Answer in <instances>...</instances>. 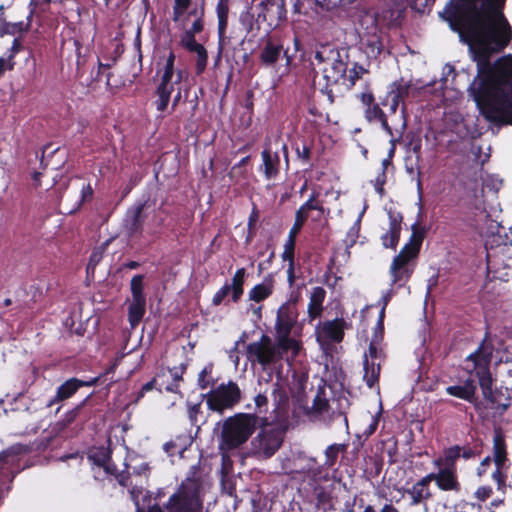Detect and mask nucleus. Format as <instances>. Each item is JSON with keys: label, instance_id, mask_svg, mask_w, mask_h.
<instances>
[{"label": "nucleus", "instance_id": "nucleus-1", "mask_svg": "<svg viewBox=\"0 0 512 512\" xmlns=\"http://www.w3.org/2000/svg\"><path fill=\"white\" fill-rule=\"evenodd\" d=\"M505 4L500 0H449L443 17L469 46L477 64L469 92L480 113L490 123L512 125V56L490 62L493 54L512 41Z\"/></svg>", "mask_w": 512, "mask_h": 512}, {"label": "nucleus", "instance_id": "nucleus-2", "mask_svg": "<svg viewBox=\"0 0 512 512\" xmlns=\"http://www.w3.org/2000/svg\"><path fill=\"white\" fill-rule=\"evenodd\" d=\"M287 6L291 7L293 14H300L302 8L301 0H263L255 9L250 8L252 12H246L241 18L245 17L254 18L256 14L255 22L258 29L262 25H266V31L270 33L273 29H276L287 20Z\"/></svg>", "mask_w": 512, "mask_h": 512}, {"label": "nucleus", "instance_id": "nucleus-3", "mask_svg": "<svg viewBox=\"0 0 512 512\" xmlns=\"http://www.w3.org/2000/svg\"><path fill=\"white\" fill-rule=\"evenodd\" d=\"M482 398L475 403V412L482 420L500 419L512 406V389L495 384L479 387Z\"/></svg>", "mask_w": 512, "mask_h": 512}, {"label": "nucleus", "instance_id": "nucleus-4", "mask_svg": "<svg viewBox=\"0 0 512 512\" xmlns=\"http://www.w3.org/2000/svg\"><path fill=\"white\" fill-rule=\"evenodd\" d=\"M493 352L494 345L490 340L489 328H487L484 338L476 350L465 358L466 372L474 381L477 380L479 387L496 382V378L491 372Z\"/></svg>", "mask_w": 512, "mask_h": 512}, {"label": "nucleus", "instance_id": "nucleus-5", "mask_svg": "<svg viewBox=\"0 0 512 512\" xmlns=\"http://www.w3.org/2000/svg\"><path fill=\"white\" fill-rule=\"evenodd\" d=\"M343 53L330 45H323L315 52L314 60L317 65H322L321 71L326 81V88L333 85H341L346 80L348 63L344 61L347 58V51Z\"/></svg>", "mask_w": 512, "mask_h": 512}, {"label": "nucleus", "instance_id": "nucleus-6", "mask_svg": "<svg viewBox=\"0 0 512 512\" xmlns=\"http://www.w3.org/2000/svg\"><path fill=\"white\" fill-rule=\"evenodd\" d=\"M258 419L257 415L248 413L226 418V450L244 444L255 431Z\"/></svg>", "mask_w": 512, "mask_h": 512}, {"label": "nucleus", "instance_id": "nucleus-7", "mask_svg": "<svg viewBox=\"0 0 512 512\" xmlns=\"http://www.w3.org/2000/svg\"><path fill=\"white\" fill-rule=\"evenodd\" d=\"M92 194L93 190L89 184L80 178L71 180L59 196V212L67 215L75 213L87 199L92 197Z\"/></svg>", "mask_w": 512, "mask_h": 512}, {"label": "nucleus", "instance_id": "nucleus-8", "mask_svg": "<svg viewBox=\"0 0 512 512\" xmlns=\"http://www.w3.org/2000/svg\"><path fill=\"white\" fill-rule=\"evenodd\" d=\"M246 355L251 363H258L263 367L270 366L281 359L276 345L266 334H262L258 341L246 346Z\"/></svg>", "mask_w": 512, "mask_h": 512}, {"label": "nucleus", "instance_id": "nucleus-9", "mask_svg": "<svg viewBox=\"0 0 512 512\" xmlns=\"http://www.w3.org/2000/svg\"><path fill=\"white\" fill-rule=\"evenodd\" d=\"M364 106V117L370 123H380L382 129L390 136H393L387 116L381 109L380 104L375 102V96L369 83H365L364 90L356 95Z\"/></svg>", "mask_w": 512, "mask_h": 512}, {"label": "nucleus", "instance_id": "nucleus-10", "mask_svg": "<svg viewBox=\"0 0 512 512\" xmlns=\"http://www.w3.org/2000/svg\"><path fill=\"white\" fill-rule=\"evenodd\" d=\"M384 357L380 344L376 343V340H370L368 352L363 356V380L370 389L379 384L381 364L376 360Z\"/></svg>", "mask_w": 512, "mask_h": 512}, {"label": "nucleus", "instance_id": "nucleus-11", "mask_svg": "<svg viewBox=\"0 0 512 512\" xmlns=\"http://www.w3.org/2000/svg\"><path fill=\"white\" fill-rule=\"evenodd\" d=\"M282 56L286 58V64L289 65L292 58L288 56L287 50L284 49L283 40L281 37L270 35L267 32L266 37L262 40V47L258 55L260 64L264 67H272Z\"/></svg>", "mask_w": 512, "mask_h": 512}, {"label": "nucleus", "instance_id": "nucleus-12", "mask_svg": "<svg viewBox=\"0 0 512 512\" xmlns=\"http://www.w3.org/2000/svg\"><path fill=\"white\" fill-rule=\"evenodd\" d=\"M183 77L184 71L177 69L175 78L172 80H167L164 88L162 86V80L160 81L156 89V95L158 98L155 102L158 111L164 112L167 109L171 97H173L172 108L174 109L178 104L181 99V89L180 87L175 86L180 84Z\"/></svg>", "mask_w": 512, "mask_h": 512}, {"label": "nucleus", "instance_id": "nucleus-13", "mask_svg": "<svg viewBox=\"0 0 512 512\" xmlns=\"http://www.w3.org/2000/svg\"><path fill=\"white\" fill-rule=\"evenodd\" d=\"M282 442L283 434L279 429L263 427L254 439L253 444L265 458H270L281 447Z\"/></svg>", "mask_w": 512, "mask_h": 512}, {"label": "nucleus", "instance_id": "nucleus-14", "mask_svg": "<svg viewBox=\"0 0 512 512\" xmlns=\"http://www.w3.org/2000/svg\"><path fill=\"white\" fill-rule=\"evenodd\" d=\"M413 260L414 258L400 252L393 258L389 269L391 286L403 287L410 280L414 272Z\"/></svg>", "mask_w": 512, "mask_h": 512}, {"label": "nucleus", "instance_id": "nucleus-15", "mask_svg": "<svg viewBox=\"0 0 512 512\" xmlns=\"http://www.w3.org/2000/svg\"><path fill=\"white\" fill-rule=\"evenodd\" d=\"M297 298L283 303L278 311L275 323L276 334L291 333L298 317Z\"/></svg>", "mask_w": 512, "mask_h": 512}, {"label": "nucleus", "instance_id": "nucleus-16", "mask_svg": "<svg viewBox=\"0 0 512 512\" xmlns=\"http://www.w3.org/2000/svg\"><path fill=\"white\" fill-rule=\"evenodd\" d=\"M361 44L367 56L376 59L384 50L382 31L377 26L367 30L361 37Z\"/></svg>", "mask_w": 512, "mask_h": 512}, {"label": "nucleus", "instance_id": "nucleus-17", "mask_svg": "<svg viewBox=\"0 0 512 512\" xmlns=\"http://www.w3.org/2000/svg\"><path fill=\"white\" fill-rule=\"evenodd\" d=\"M445 392L450 396L469 402L475 409V403H477L478 396L477 386L474 379H466L463 385L447 386L445 388Z\"/></svg>", "mask_w": 512, "mask_h": 512}, {"label": "nucleus", "instance_id": "nucleus-18", "mask_svg": "<svg viewBox=\"0 0 512 512\" xmlns=\"http://www.w3.org/2000/svg\"><path fill=\"white\" fill-rule=\"evenodd\" d=\"M144 207L145 203H139L127 211L124 219V228L129 237H133L142 231L145 219L143 215Z\"/></svg>", "mask_w": 512, "mask_h": 512}, {"label": "nucleus", "instance_id": "nucleus-19", "mask_svg": "<svg viewBox=\"0 0 512 512\" xmlns=\"http://www.w3.org/2000/svg\"><path fill=\"white\" fill-rule=\"evenodd\" d=\"M66 151L60 147L54 148L52 144H47L43 148L41 164L44 168L58 170L66 162Z\"/></svg>", "mask_w": 512, "mask_h": 512}, {"label": "nucleus", "instance_id": "nucleus-20", "mask_svg": "<svg viewBox=\"0 0 512 512\" xmlns=\"http://www.w3.org/2000/svg\"><path fill=\"white\" fill-rule=\"evenodd\" d=\"M97 382V377L92 378L88 381L71 378L58 388L55 398L48 403V406H51L56 402H60L70 398L82 386H93Z\"/></svg>", "mask_w": 512, "mask_h": 512}, {"label": "nucleus", "instance_id": "nucleus-21", "mask_svg": "<svg viewBox=\"0 0 512 512\" xmlns=\"http://www.w3.org/2000/svg\"><path fill=\"white\" fill-rule=\"evenodd\" d=\"M348 323L344 318H335L322 323L321 334L333 343H340L344 338V331Z\"/></svg>", "mask_w": 512, "mask_h": 512}, {"label": "nucleus", "instance_id": "nucleus-22", "mask_svg": "<svg viewBox=\"0 0 512 512\" xmlns=\"http://www.w3.org/2000/svg\"><path fill=\"white\" fill-rule=\"evenodd\" d=\"M436 485L441 491H452L459 493L461 483L458 479L456 469L442 468L436 473Z\"/></svg>", "mask_w": 512, "mask_h": 512}, {"label": "nucleus", "instance_id": "nucleus-23", "mask_svg": "<svg viewBox=\"0 0 512 512\" xmlns=\"http://www.w3.org/2000/svg\"><path fill=\"white\" fill-rule=\"evenodd\" d=\"M402 219L399 213L389 214V230L381 236L383 247L396 249L400 239Z\"/></svg>", "mask_w": 512, "mask_h": 512}, {"label": "nucleus", "instance_id": "nucleus-24", "mask_svg": "<svg viewBox=\"0 0 512 512\" xmlns=\"http://www.w3.org/2000/svg\"><path fill=\"white\" fill-rule=\"evenodd\" d=\"M425 233L426 231L424 228L414 224L412 226V234L410 236L409 242L402 247L400 253L416 259L419 255L423 240L425 238Z\"/></svg>", "mask_w": 512, "mask_h": 512}, {"label": "nucleus", "instance_id": "nucleus-25", "mask_svg": "<svg viewBox=\"0 0 512 512\" xmlns=\"http://www.w3.org/2000/svg\"><path fill=\"white\" fill-rule=\"evenodd\" d=\"M425 233L426 231L424 228L414 224L412 226V234L410 236L409 242L402 247L400 253L416 259L419 255L423 240L425 238Z\"/></svg>", "mask_w": 512, "mask_h": 512}, {"label": "nucleus", "instance_id": "nucleus-26", "mask_svg": "<svg viewBox=\"0 0 512 512\" xmlns=\"http://www.w3.org/2000/svg\"><path fill=\"white\" fill-rule=\"evenodd\" d=\"M496 467H506L509 463L507 457V444L505 436L499 430H496L493 436V459Z\"/></svg>", "mask_w": 512, "mask_h": 512}, {"label": "nucleus", "instance_id": "nucleus-27", "mask_svg": "<svg viewBox=\"0 0 512 512\" xmlns=\"http://www.w3.org/2000/svg\"><path fill=\"white\" fill-rule=\"evenodd\" d=\"M413 90L414 88L411 82L405 81L403 78H400L399 80L394 81L389 86L388 97H393L398 101L402 102V112H405V100L410 96Z\"/></svg>", "mask_w": 512, "mask_h": 512}, {"label": "nucleus", "instance_id": "nucleus-28", "mask_svg": "<svg viewBox=\"0 0 512 512\" xmlns=\"http://www.w3.org/2000/svg\"><path fill=\"white\" fill-rule=\"evenodd\" d=\"M263 173L266 179H275L279 174L280 157L277 152L272 153L269 149L262 151Z\"/></svg>", "mask_w": 512, "mask_h": 512}, {"label": "nucleus", "instance_id": "nucleus-29", "mask_svg": "<svg viewBox=\"0 0 512 512\" xmlns=\"http://www.w3.org/2000/svg\"><path fill=\"white\" fill-rule=\"evenodd\" d=\"M274 289L273 275L269 274L264 278V281L260 284L255 285L249 292V299L259 303L267 299Z\"/></svg>", "mask_w": 512, "mask_h": 512}, {"label": "nucleus", "instance_id": "nucleus-30", "mask_svg": "<svg viewBox=\"0 0 512 512\" xmlns=\"http://www.w3.org/2000/svg\"><path fill=\"white\" fill-rule=\"evenodd\" d=\"M325 297L326 291L323 287L317 286L312 289L308 304V315L312 320L321 315Z\"/></svg>", "mask_w": 512, "mask_h": 512}, {"label": "nucleus", "instance_id": "nucleus-31", "mask_svg": "<svg viewBox=\"0 0 512 512\" xmlns=\"http://www.w3.org/2000/svg\"><path fill=\"white\" fill-rule=\"evenodd\" d=\"M192 441L193 438L191 435H179L176 437V439L165 443L163 449L169 456H174L176 454L182 455L184 451L192 444Z\"/></svg>", "mask_w": 512, "mask_h": 512}, {"label": "nucleus", "instance_id": "nucleus-32", "mask_svg": "<svg viewBox=\"0 0 512 512\" xmlns=\"http://www.w3.org/2000/svg\"><path fill=\"white\" fill-rule=\"evenodd\" d=\"M246 271L240 268L236 271L232 278L230 285L226 284V296L231 293V298L234 302H238L243 295V285L245 280Z\"/></svg>", "mask_w": 512, "mask_h": 512}, {"label": "nucleus", "instance_id": "nucleus-33", "mask_svg": "<svg viewBox=\"0 0 512 512\" xmlns=\"http://www.w3.org/2000/svg\"><path fill=\"white\" fill-rule=\"evenodd\" d=\"M463 450L460 445H453L444 449V458L434 460L437 466L444 465V468L456 469V462L460 458V452Z\"/></svg>", "mask_w": 512, "mask_h": 512}, {"label": "nucleus", "instance_id": "nucleus-34", "mask_svg": "<svg viewBox=\"0 0 512 512\" xmlns=\"http://www.w3.org/2000/svg\"><path fill=\"white\" fill-rule=\"evenodd\" d=\"M313 146V141L305 139L293 143L292 147L296 152L297 159L300 160L303 165L312 166L311 159Z\"/></svg>", "mask_w": 512, "mask_h": 512}, {"label": "nucleus", "instance_id": "nucleus-35", "mask_svg": "<svg viewBox=\"0 0 512 512\" xmlns=\"http://www.w3.org/2000/svg\"><path fill=\"white\" fill-rule=\"evenodd\" d=\"M290 334L291 333L276 334V348L279 352L280 350L283 352L291 351L294 356H297L301 349V345L296 339L291 338Z\"/></svg>", "mask_w": 512, "mask_h": 512}, {"label": "nucleus", "instance_id": "nucleus-36", "mask_svg": "<svg viewBox=\"0 0 512 512\" xmlns=\"http://www.w3.org/2000/svg\"><path fill=\"white\" fill-rule=\"evenodd\" d=\"M146 301L132 300L128 307V319L132 328L142 320L145 313Z\"/></svg>", "mask_w": 512, "mask_h": 512}, {"label": "nucleus", "instance_id": "nucleus-37", "mask_svg": "<svg viewBox=\"0 0 512 512\" xmlns=\"http://www.w3.org/2000/svg\"><path fill=\"white\" fill-rule=\"evenodd\" d=\"M329 401L325 397V390L323 388H319L316 396L313 399V403L311 408H308L306 411L307 415L317 414L321 415L329 410Z\"/></svg>", "mask_w": 512, "mask_h": 512}, {"label": "nucleus", "instance_id": "nucleus-38", "mask_svg": "<svg viewBox=\"0 0 512 512\" xmlns=\"http://www.w3.org/2000/svg\"><path fill=\"white\" fill-rule=\"evenodd\" d=\"M207 405L210 410L222 413L224 410V384H220L215 391L209 392Z\"/></svg>", "mask_w": 512, "mask_h": 512}, {"label": "nucleus", "instance_id": "nucleus-39", "mask_svg": "<svg viewBox=\"0 0 512 512\" xmlns=\"http://www.w3.org/2000/svg\"><path fill=\"white\" fill-rule=\"evenodd\" d=\"M407 493L411 497V505H419L423 502H426L432 498V493L430 491V488H424L419 487L416 483L413 484V486L407 490Z\"/></svg>", "mask_w": 512, "mask_h": 512}, {"label": "nucleus", "instance_id": "nucleus-40", "mask_svg": "<svg viewBox=\"0 0 512 512\" xmlns=\"http://www.w3.org/2000/svg\"><path fill=\"white\" fill-rule=\"evenodd\" d=\"M347 444H331L325 449V462L324 465L328 468L333 467L338 459L339 453H344L347 450Z\"/></svg>", "mask_w": 512, "mask_h": 512}, {"label": "nucleus", "instance_id": "nucleus-41", "mask_svg": "<svg viewBox=\"0 0 512 512\" xmlns=\"http://www.w3.org/2000/svg\"><path fill=\"white\" fill-rule=\"evenodd\" d=\"M348 74L346 73V80L341 83L347 89H351L355 86L357 80L361 79L362 76L368 73V70L358 63H354L352 68L348 69Z\"/></svg>", "mask_w": 512, "mask_h": 512}, {"label": "nucleus", "instance_id": "nucleus-42", "mask_svg": "<svg viewBox=\"0 0 512 512\" xmlns=\"http://www.w3.org/2000/svg\"><path fill=\"white\" fill-rule=\"evenodd\" d=\"M214 437L217 439L221 455L220 484L224 488V423L218 422L214 428Z\"/></svg>", "mask_w": 512, "mask_h": 512}, {"label": "nucleus", "instance_id": "nucleus-43", "mask_svg": "<svg viewBox=\"0 0 512 512\" xmlns=\"http://www.w3.org/2000/svg\"><path fill=\"white\" fill-rule=\"evenodd\" d=\"M240 399L241 391L238 385L233 381L226 383V409L238 404Z\"/></svg>", "mask_w": 512, "mask_h": 512}, {"label": "nucleus", "instance_id": "nucleus-44", "mask_svg": "<svg viewBox=\"0 0 512 512\" xmlns=\"http://www.w3.org/2000/svg\"><path fill=\"white\" fill-rule=\"evenodd\" d=\"M217 14L219 19V51L215 60V66H219L221 62L222 42L224 39V0H219Z\"/></svg>", "mask_w": 512, "mask_h": 512}, {"label": "nucleus", "instance_id": "nucleus-45", "mask_svg": "<svg viewBox=\"0 0 512 512\" xmlns=\"http://www.w3.org/2000/svg\"><path fill=\"white\" fill-rule=\"evenodd\" d=\"M175 62V54L170 51L164 64L163 74H162V86H165L167 80H172L175 78L177 70L174 68Z\"/></svg>", "mask_w": 512, "mask_h": 512}, {"label": "nucleus", "instance_id": "nucleus-46", "mask_svg": "<svg viewBox=\"0 0 512 512\" xmlns=\"http://www.w3.org/2000/svg\"><path fill=\"white\" fill-rule=\"evenodd\" d=\"M317 197H318V193L313 192L310 195L309 199L306 202H304L296 212H300V214L302 216H306L307 219L309 217V211H311V210H319L322 212L323 207L317 201Z\"/></svg>", "mask_w": 512, "mask_h": 512}, {"label": "nucleus", "instance_id": "nucleus-47", "mask_svg": "<svg viewBox=\"0 0 512 512\" xmlns=\"http://www.w3.org/2000/svg\"><path fill=\"white\" fill-rule=\"evenodd\" d=\"M182 43L190 51L196 52L200 59L205 58L206 50L201 44L196 42L194 35H192V33H185L184 37L182 38Z\"/></svg>", "mask_w": 512, "mask_h": 512}, {"label": "nucleus", "instance_id": "nucleus-48", "mask_svg": "<svg viewBox=\"0 0 512 512\" xmlns=\"http://www.w3.org/2000/svg\"><path fill=\"white\" fill-rule=\"evenodd\" d=\"M143 275H136L131 280V293L132 300L138 301H146L145 295L143 293L144 283H143Z\"/></svg>", "mask_w": 512, "mask_h": 512}, {"label": "nucleus", "instance_id": "nucleus-49", "mask_svg": "<svg viewBox=\"0 0 512 512\" xmlns=\"http://www.w3.org/2000/svg\"><path fill=\"white\" fill-rule=\"evenodd\" d=\"M29 28V24H24L23 22H16V23H8V22H2L0 24V37L5 34H16L23 31H27Z\"/></svg>", "mask_w": 512, "mask_h": 512}, {"label": "nucleus", "instance_id": "nucleus-50", "mask_svg": "<svg viewBox=\"0 0 512 512\" xmlns=\"http://www.w3.org/2000/svg\"><path fill=\"white\" fill-rule=\"evenodd\" d=\"M316 507L318 510H322V512L333 510L334 505L331 495L324 490L318 492L316 495Z\"/></svg>", "mask_w": 512, "mask_h": 512}, {"label": "nucleus", "instance_id": "nucleus-51", "mask_svg": "<svg viewBox=\"0 0 512 512\" xmlns=\"http://www.w3.org/2000/svg\"><path fill=\"white\" fill-rule=\"evenodd\" d=\"M295 245L296 239L288 237L282 253L283 261H288V263L295 262Z\"/></svg>", "mask_w": 512, "mask_h": 512}, {"label": "nucleus", "instance_id": "nucleus-52", "mask_svg": "<svg viewBox=\"0 0 512 512\" xmlns=\"http://www.w3.org/2000/svg\"><path fill=\"white\" fill-rule=\"evenodd\" d=\"M306 221V216H302L300 212H296L294 224L289 231L288 237L296 239L297 235L300 233Z\"/></svg>", "mask_w": 512, "mask_h": 512}, {"label": "nucleus", "instance_id": "nucleus-53", "mask_svg": "<svg viewBox=\"0 0 512 512\" xmlns=\"http://www.w3.org/2000/svg\"><path fill=\"white\" fill-rule=\"evenodd\" d=\"M173 9V20L178 21L180 16L188 9L190 0H175Z\"/></svg>", "mask_w": 512, "mask_h": 512}, {"label": "nucleus", "instance_id": "nucleus-54", "mask_svg": "<svg viewBox=\"0 0 512 512\" xmlns=\"http://www.w3.org/2000/svg\"><path fill=\"white\" fill-rule=\"evenodd\" d=\"M22 452L20 445L12 446L0 453V462L8 463L10 458L19 455Z\"/></svg>", "mask_w": 512, "mask_h": 512}, {"label": "nucleus", "instance_id": "nucleus-55", "mask_svg": "<svg viewBox=\"0 0 512 512\" xmlns=\"http://www.w3.org/2000/svg\"><path fill=\"white\" fill-rule=\"evenodd\" d=\"M506 467H496L495 471L492 473V479L497 483L498 489H501L505 486L507 475L505 473Z\"/></svg>", "mask_w": 512, "mask_h": 512}, {"label": "nucleus", "instance_id": "nucleus-56", "mask_svg": "<svg viewBox=\"0 0 512 512\" xmlns=\"http://www.w3.org/2000/svg\"><path fill=\"white\" fill-rule=\"evenodd\" d=\"M258 220H259V211H258L257 207L254 205L253 209L249 215V218H248V232H249L250 237H252L255 233V226H256V223L258 222Z\"/></svg>", "mask_w": 512, "mask_h": 512}, {"label": "nucleus", "instance_id": "nucleus-57", "mask_svg": "<svg viewBox=\"0 0 512 512\" xmlns=\"http://www.w3.org/2000/svg\"><path fill=\"white\" fill-rule=\"evenodd\" d=\"M110 241L111 240L106 241L105 243L102 244V246L100 248H98L97 250H95L92 253V255L90 257L89 264H88V268H90L91 266L95 267L99 263V261L102 258V253L106 249V247L108 246Z\"/></svg>", "mask_w": 512, "mask_h": 512}, {"label": "nucleus", "instance_id": "nucleus-58", "mask_svg": "<svg viewBox=\"0 0 512 512\" xmlns=\"http://www.w3.org/2000/svg\"><path fill=\"white\" fill-rule=\"evenodd\" d=\"M493 494V490L490 486H480L474 493L475 498L479 501L484 502Z\"/></svg>", "mask_w": 512, "mask_h": 512}, {"label": "nucleus", "instance_id": "nucleus-59", "mask_svg": "<svg viewBox=\"0 0 512 512\" xmlns=\"http://www.w3.org/2000/svg\"><path fill=\"white\" fill-rule=\"evenodd\" d=\"M255 405L259 413H266L268 410V399L264 394H258L255 397Z\"/></svg>", "mask_w": 512, "mask_h": 512}, {"label": "nucleus", "instance_id": "nucleus-60", "mask_svg": "<svg viewBox=\"0 0 512 512\" xmlns=\"http://www.w3.org/2000/svg\"><path fill=\"white\" fill-rule=\"evenodd\" d=\"M250 160V156H245L243 157L238 164L234 165L232 168H231V171L229 173V176L230 178H234L237 174H242L244 173L243 171V167L249 162Z\"/></svg>", "mask_w": 512, "mask_h": 512}, {"label": "nucleus", "instance_id": "nucleus-61", "mask_svg": "<svg viewBox=\"0 0 512 512\" xmlns=\"http://www.w3.org/2000/svg\"><path fill=\"white\" fill-rule=\"evenodd\" d=\"M86 400H84L81 404L77 405L75 408H73L72 410H70L66 415H65V418H64V421L70 425L76 418V416L78 415L79 411L81 410V408L83 407L84 403H85Z\"/></svg>", "mask_w": 512, "mask_h": 512}, {"label": "nucleus", "instance_id": "nucleus-62", "mask_svg": "<svg viewBox=\"0 0 512 512\" xmlns=\"http://www.w3.org/2000/svg\"><path fill=\"white\" fill-rule=\"evenodd\" d=\"M434 481L436 483V473L431 472L416 482L419 487L429 488L430 483Z\"/></svg>", "mask_w": 512, "mask_h": 512}, {"label": "nucleus", "instance_id": "nucleus-63", "mask_svg": "<svg viewBox=\"0 0 512 512\" xmlns=\"http://www.w3.org/2000/svg\"><path fill=\"white\" fill-rule=\"evenodd\" d=\"M430 0H411V7L419 13H424Z\"/></svg>", "mask_w": 512, "mask_h": 512}, {"label": "nucleus", "instance_id": "nucleus-64", "mask_svg": "<svg viewBox=\"0 0 512 512\" xmlns=\"http://www.w3.org/2000/svg\"><path fill=\"white\" fill-rule=\"evenodd\" d=\"M378 424H379V416L377 415V416L372 417V420H371L370 424L363 431V434L366 437H370L377 430Z\"/></svg>", "mask_w": 512, "mask_h": 512}]
</instances>
